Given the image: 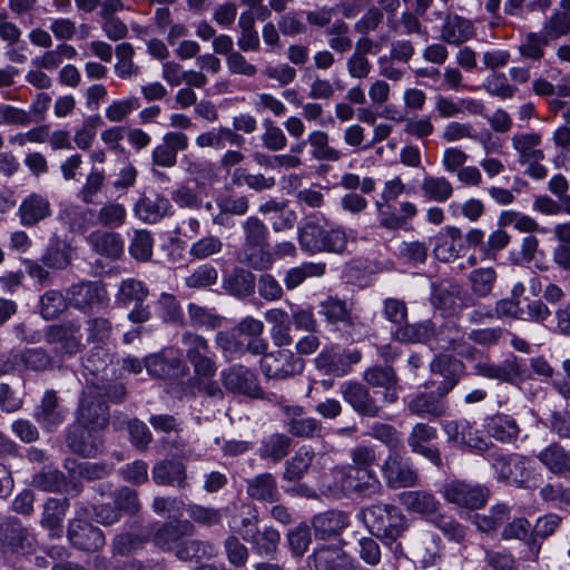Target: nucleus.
<instances>
[{
	"mask_svg": "<svg viewBox=\"0 0 570 570\" xmlns=\"http://www.w3.org/2000/svg\"><path fill=\"white\" fill-rule=\"evenodd\" d=\"M549 45L550 42L539 31H531L524 36L518 52L525 60L540 61L544 58Z\"/></svg>",
	"mask_w": 570,
	"mask_h": 570,
	"instance_id": "obj_59",
	"label": "nucleus"
},
{
	"mask_svg": "<svg viewBox=\"0 0 570 570\" xmlns=\"http://www.w3.org/2000/svg\"><path fill=\"white\" fill-rule=\"evenodd\" d=\"M75 249L71 244L53 235L41 257V262L45 266L52 269H66L72 262Z\"/></svg>",
	"mask_w": 570,
	"mask_h": 570,
	"instance_id": "obj_35",
	"label": "nucleus"
},
{
	"mask_svg": "<svg viewBox=\"0 0 570 570\" xmlns=\"http://www.w3.org/2000/svg\"><path fill=\"white\" fill-rule=\"evenodd\" d=\"M259 367L266 379L284 381L299 375L304 371L305 361L292 351L281 348L262 357Z\"/></svg>",
	"mask_w": 570,
	"mask_h": 570,
	"instance_id": "obj_10",
	"label": "nucleus"
},
{
	"mask_svg": "<svg viewBox=\"0 0 570 570\" xmlns=\"http://www.w3.org/2000/svg\"><path fill=\"white\" fill-rule=\"evenodd\" d=\"M478 374L488 377L499 380L505 383H515L524 374L522 365L517 357L507 358L500 364L494 363H479L475 366Z\"/></svg>",
	"mask_w": 570,
	"mask_h": 570,
	"instance_id": "obj_34",
	"label": "nucleus"
},
{
	"mask_svg": "<svg viewBox=\"0 0 570 570\" xmlns=\"http://www.w3.org/2000/svg\"><path fill=\"white\" fill-rule=\"evenodd\" d=\"M315 453L312 450L301 449L285 463L283 479L285 481L301 480L308 471Z\"/></svg>",
	"mask_w": 570,
	"mask_h": 570,
	"instance_id": "obj_58",
	"label": "nucleus"
},
{
	"mask_svg": "<svg viewBox=\"0 0 570 570\" xmlns=\"http://www.w3.org/2000/svg\"><path fill=\"white\" fill-rule=\"evenodd\" d=\"M307 144L311 147V156L316 161L337 163L343 153L331 146L330 135L324 130H313L307 135Z\"/></svg>",
	"mask_w": 570,
	"mask_h": 570,
	"instance_id": "obj_43",
	"label": "nucleus"
},
{
	"mask_svg": "<svg viewBox=\"0 0 570 570\" xmlns=\"http://www.w3.org/2000/svg\"><path fill=\"white\" fill-rule=\"evenodd\" d=\"M95 212L77 205H70L60 213V219L68 226L71 233H86L96 224Z\"/></svg>",
	"mask_w": 570,
	"mask_h": 570,
	"instance_id": "obj_49",
	"label": "nucleus"
},
{
	"mask_svg": "<svg viewBox=\"0 0 570 570\" xmlns=\"http://www.w3.org/2000/svg\"><path fill=\"white\" fill-rule=\"evenodd\" d=\"M33 537L17 519L0 523V550L2 552H28L33 544Z\"/></svg>",
	"mask_w": 570,
	"mask_h": 570,
	"instance_id": "obj_25",
	"label": "nucleus"
},
{
	"mask_svg": "<svg viewBox=\"0 0 570 570\" xmlns=\"http://www.w3.org/2000/svg\"><path fill=\"white\" fill-rule=\"evenodd\" d=\"M550 43L570 35V13L554 10L547 17L539 31Z\"/></svg>",
	"mask_w": 570,
	"mask_h": 570,
	"instance_id": "obj_53",
	"label": "nucleus"
},
{
	"mask_svg": "<svg viewBox=\"0 0 570 570\" xmlns=\"http://www.w3.org/2000/svg\"><path fill=\"white\" fill-rule=\"evenodd\" d=\"M99 393L97 387L86 386L78 406L80 425L94 431H104L109 425V406L99 399Z\"/></svg>",
	"mask_w": 570,
	"mask_h": 570,
	"instance_id": "obj_12",
	"label": "nucleus"
},
{
	"mask_svg": "<svg viewBox=\"0 0 570 570\" xmlns=\"http://www.w3.org/2000/svg\"><path fill=\"white\" fill-rule=\"evenodd\" d=\"M430 370L434 376L441 377L440 381H432L431 385H438L436 393L444 397L459 383L464 364L451 355L440 354L431 362Z\"/></svg>",
	"mask_w": 570,
	"mask_h": 570,
	"instance_id": "obj_18",
	"label": "nucleus"
},
{
	"mask_svg": "<svg viewBox=\"0 0 570 570\" xmlns=\"http://www.w3.org/2000/svg\"><path fill=\"white\" fill-rule=\"evenodd\" d=\"M328 47L337 53H346L353 48V40L350 37V27L343 20H335L325 30Z\"/></svg>",
	"mask_w": 570,
	"mask_h": 570,
	"instance_id": "obj_57",
	"label": "nucleus"
},
{
	"mask_svg": "<svg viewBox=\"0 0 570 570\" xmlns=\"http://www.w3.org/2000/svg\"><path fill=\"white\" fill-rule=\"evenodd\" d=\"M87 240L99 255L119 258L124 253V240L118 233L96 230Z\"/></svg>",
	"mask_w": 570,
	"mask_h": 570,
	"instance_id": "obj_45",
	"label": "nucleus"
},
{
	"mask_svg": "<svg viewBox=\"0 0 570 570\" xmlns=\"http://www.w3.org/2000/svg\"><path fill=\"white\" fill-rule=\"evenodd\" d=\"M292 440L284 433H275L269 435L262 442L259 455L263 459H272L277 462L288 454Z\"/></svg>",
	"mask_w": 570,
	"mask_h": 570,
	"instance_id": "obj_60",
	"label": "nucleus"
},
{
	"mask_svg": "<svg viewBox=\"0 0 570 570\" xmlns=\"http://www.w3.org/2000/svg\"><path fill=\"white\" fill-rule=\"evenodd\" d=\"M491 466L500 482L522 489H531L535 485V468L531 459L524 454L493 452Z\"/></svg>",
	"mask_w": 570,
	"mask_h": 570,
	"instance_id": "obj_2",
	"label": "nucleus"
},
{
	"mask_svg": "<svg viewBox=\"0 0 570 570\" xmlns=\"http://www.w3.org/2000/svg\"><path fill=\"white\" fill-rule=\"evenodd\" d=\"M77 49L69 43H59L55 49L45 51L41 56L32 60V65L37 68L46 70L57 69L65 59L72 60L77 57Z\"/></svg>",
	"mask_w": 570,
	"mask_h": 570,
	"instance_id": "obj_54",
	"label": "nucleus"
},
{
	"mask_svg": "<svg viewBox=\"0 0 570 570\" xmlns=\"http://www.w3.org/2000/svg\"><path fill=\"white\" fill-rule=\"evenodd\" d=\"M317 538L326 540L338 535L348 525V515L341 511H326L312 521Z\"/></svg>",
	"mask_w": 570,
	"mask_h": 570,
	"instance_id": "obj_37",
	"label": "nucleus"
},
{
	"mask_svg": "<svg viewBox=\"0 0 570 570\" xmlns=\"http://www.w3.org/2000/svg\"><path fill=\"white\" fill-rule=\"evenodd\" d=\"M364 521L372 534L394 542L407 529V519L394 504L377 503L364 510Z\"/></svg>",
	"mask_w": 570,
	"mask_h": 570,
	"instance_id": "obj_3",
	"label": "nucleus"
},
{
	"mask_svg": "<svg viewBox=\"0 0 570 570\" xmlns=\"http://www.w3.org/2000/svg\"><path fill=\"white\" fill-rule=\"evenodd\" d=\"M488 495L487 488L462 480H452L443 488V497L448 502L468 509L482 508Z\"/></svg>",
	"mask_w": 570,
	"mask_h": 570,
	"instance_id": "obj_17",
	"label": "nucleus"
},
{
	"mask_svg": "<svg viewBox=\"0 0 570 570\" xmlns=\"http://www.w3.org/2000/svg\"><path fill=\"white\" fill-rule=\"evenodd\" d=\"M277 407L285 417V428L287 432L299 439L320 438L323 432V424L315 417H303L305 409L298 404H289L281 400Z\"/></svg>",
	"mask_w": 570,
	"mask_h": 570,
	"instance_id": "obj_14",
	"label": "nucleus"
},
{
	"mask_svg": "<svg viewBox=\"0 0 570 570\" xmlns=\"http://www.w3.org/2000/svg\"><path fill=\"white\" fill-rule=\"evenodd\" d=\"M542 142V135L537 131L515 132L511 137L512 148L518 156V163L524 167V175L535 180L548 177V168L543 165L546 153Z\"/></svg>",
	"mask_w": 570,
	"mask_h": 570,
	"instance_id": "obj_4",
	"label": "nucleus"
},
{
	"mask_svg": "<svg viewBox=\"0 0 570 570\" xmlns=\"http://www.w3.org/2000/svg\"><path fill=\"white\" fill-rule=\"evenodd\" d=\"M431 303L446 315L456 314L462 307L474 305L471 295L455 284L435 286L431 295Z\"/></svg>",
	"mask_w": 570,
	"mask_h": 570,
	"instance_id": "obj_23",
	"label": "nucleus"
},
{
	"mask_svg": "<svg viewBox=\"0 0 570 570\" xmlns=\"http://www.w3.org/2000/svg\"><path fill=\"white\" fill-rule=\"evenodd\" d=\"M537 459L550 473L557 476L570 474V451L559 442L548 444L539 451Z\"/></svg>",
	"mask_w": 570,
	"mask_h": 570,
	"instance_id": "obj_28",
	"label": "nucleus"
},
{
	"mask_svg": "<svg viewBox=\"0 0 570 570\" xmlns=\"http://www.w3.org/2000/svg\"><path fill=\"white\" fill-rule=\"evenodd\" d=\"M246 493L256 501L276 502L279 499V491L276 478L268 472L261 473L246 480Z\"/></svg>",
	"mask_w": 570,
	"mask_h": 570,
	"instance_id": "obj_39",
	"label": "nucleus"
},
{
	"mask_svg": "<svg viewBox=\"0 0 570 570\" xmlns=\"http://www.w3.org/2000/svg\"><path fill=\"white\" fill-rule=\"evenodd\" d=\"M68 410L62 405L55 390H46L35 407L33 417L47 432L56 431L66 420Z\"/></svg>",
	"mask_w": 570,
	"mask_h": 570,
	"instance_id": "obj_19",
	"label": "nucleus"
},
{
	"mask_svg": "<svg viewBox=\"0 0 570 570\" xmlns=\"http://www.w3.org/2000/svg\"><path fill=\"white\" fill-rule=\"evenodd\" d=\"M560 523L561 518L553 513L546 514L537 520L535 524L531 529V535L527 540V547L533 559L538 558L541 550V542L538 539H547L553 534Z\"/></svg>",
	"mask_w": 570,
	"mask_h": 570,
	"instance_id": "obj_47",
	"label": "nucleus"
},
{
	"mask_svg": "<svg viewBox=\"0 0 570 570\" xmlns=\"http://www.w3.org/2000/svg\"><path fill=\"white\" fill-rule=\"evenodd\" d=\"M337 490L344 495L372 497L381 492L382 484L375 471L357 470L350 465L334 470Z\"/></svg>",
	"mask_w": 570,
	"mask_h": 570,
	"instance_id": "obj_7",
	"label": "nucleus"
},
{
	"mask_svg": "<svg viewBox=\"0 0 570 570\" xmlns=\"http://www.w3.org/2000/svg\"><path fill=\"white\" fill-rule=\"evenodd\" d=\"M343 400L360 415L367 417H377L381 415L382 407L370 393V390L360 382H345L341 385Z\"/></svg>",
	"mask_w": 570,
	"mask_h": 570,
	"instance_id": "obj_21",
	"label": "nucleus"
},
{
	"mask_svg": "<svg viewBox=\"0 0 570 570\" xmlns=\"http://www.w3.org/2000/svg\"><path fill=\"white\" fill-rule=\"evenodd\" d=\"M381 473L389 489L413 488L419 484L417 470L401 451L389 452L381 465Z\"/></svg>",
	"mask_w": 570,
	"mask_h": 570,
	"instance_id": "obj_11",
	"label": "nucleus"
},
{
	"mask_svg": "<svg viewBox=\"0 0 570 570\" xmlns=\"http://www.w3.org/2000/svg\"><path fill=\"white\" fill-rule=\"evenodd\" d=\"M51 215L52 207L49 198L35 191L21 200L17 212L19 222L23 227H35Z\"/></svg>",
	"mask_w": 570,
	"mask_h": 570,
	"instance_id": "obj_24",
	"label": "nucleus"
},
{
	"mask_svg": "<svg viewBox=\"0 0 570 570\" xmlns=\"http://www.w3.org/2000/svg\"><path fill=\"white\" fill-rule=\"evenodd\" d=\"M65 295L57 289H49L40 297V315L46 321L58 318L67 309Z\"/></svg>",
	"mask_w": 570,
	"mask_h": 570,
	"instance_id": "obj_64",
	"label": "nucleus"
},
{
	"mask_svg": "<svg viewBox=\"0 0 570 570\" xmlns=\"http://www.w3.org/2000/svg\"><path fill=\"white\" fill-rule=\"evenodd\" d=\"M444 432L448 439L459 445L468 446L475 451H487L489 442L474 423L461 419L449 421L444 424Z\"/></svg>",
	"mask_w": 570,
	"mask_h": 570,
	"instance_id": "obj_20",
	"label": "nucleus"
},
{
	"mask_svg": "<svg viewBox=\"0 0 570 570\" xmlns=\"http://www.w3.org/2000/svg\"><path fill=\"white\" fill-rule=\"evenodd\" d=\"M67 299L70 306L83 313L91 314L109 307L110 298L101 283L85 281L71 285L67 289Z\"/></svg>",
	"mask_w": 570,
	"mask_h": 570,
	"instance_id": "obj_8",
	"label": "nucleus"
},
{
	"mask_svg": "<svg viewBox=\"0 0 570 570\" xmlns=\"http://www.w3.org/2000/svg\"><path fill=\"white\" fill-rule=\"evenodd\" d=\"M149 291L145 284L135 278H127L120 283L117 302L127 307L130 304L144 303Z\"/></svg>",
	"mask_w": 570,
	"mask_h": 570,
	"instance_id": "obj_62",
	"label": "nucleus"
},
{
	"mask_svg": "<svg viewBox=\"0 0 570 570\" xmlns=\"http://www.w3.org/2000/svg\"><path fill=\"white\" fill-rule=\"evenodd\" d=\"M353 311V302L342 299L337 295H328L318 304V314L331 325L343 324L353 327L356 318Z\"/></svg>",
	"mask_w": 570,
	"mask_h": 570,
	"instance_id": "obj_26",
	"label": "nucleus"
},
{
	"mask_svg": "<svg viewBox=\"0 0 570 570\" xmlns=\"http://www.w3.org/2000/svg\"><path fill=\"white\" fill-rule=\"evenodd\" d=\"M116 63L114 71L121 80H130L140 72L139 66L134 61L135 49L129 42H121L115 49Z\"/></svg>",
	"mask_w": 570,
	"mask_h": 570,
	"instance_id": "obj_52",
	"label": "nucleus"
},
{
	"mask_svg": "<svg viewBox=\"0 0 570 570\" xmlns=\"http://www.w3.org/2000/svg\"><path fill=\"white\" fill-rule=\"evenodd\" d=\"M223 287L235 297H248L255 289V275L247 269L236 268L224 277Z\"/></svg>",
	"mask_w": 570,
	"mask_h": 570,
	"instance_id": "obj_48",
	"label": "nucleus"
},
{
	"mask_svg": "<svg viewBox=\"0 0 570 570\" xmlns=\"http://www.w3.org/2000/svg\"><path fill=\"white\" fill-rule=\"evenodd\" d=\"M362 358L357 348H324L315 358V366L325 375L343 377L352 371V366Z\"/></svg>",
	"mask_w": 570,
	"mask_h": 570,
	"instance_id": "obj_13",
	"label": "nucleus"
},
{
	"mask_svg": "<svg viewBox=\"0 0 570 570\" xmlns=\"http://www.w3.org/2000/svg\"><path fill=\"white\" fill-rule=\"evenodd\" d=\"M243 341L234 331H219L215 335V344L223 357L230 362L243 357Z\"/></svg>",
	"mask_w": 570,
	"mask_h": 570,
	"instance_id": "obj_61",
	"label": "nucleus"
},
{
	"mask_svg": "<svg viewBox=\"0 0 570 570\" xmlns=\"http://www.w3.org/2000/svg\"><path fill=\"white\" fill-rule=\"evenodd\" d=\"M185 357L193 366L197 379H213L218 370L216 354L213 352L209 342L203 335L185 331L180 338Z\"/></svg>",
	"mask_w": 570,
	"mask_h": 570,
	"instance_id": "obj_5",
	"label": "nucleus"
},
{
	"mask_svg": "<svg viewBox=\"0 0 570 570\" xmlns=\"http://www.w3.org/2000/svg\"><path fill=\"white\" fill-rule=\"evenodd\" d=\"M474 35L475 29L471 20L459 14H448L441 27L440 38L449 45L460 46Z\"/></svg>",
	"mask_w": 570,
	"mask_h": 570,
	"instance_id": "obj_29",
	"label": "nucleus"
},
{
	"mask_svg": "<svg viewBox=\"0 0 570 570\" xmlns=\"http://www.w3.org/2000/svg\"><path fill=\"white\" fill-rule=\"evenodd\" d=\"M236 509L238 515L232 517L229 527L234 533L239 534L245 541L252 540L257 534L258 511L246 502H242Z\"/></svg>",
	"mask_w": 570,
	"mask_h": 570,
	"instance_id": "obj_40",
	"label": "nucleus"
},
{
	"mask_svg": "<svg viewBox=\"0 0 570 570\" xmlns=\"http://www.w3.org/2000/svg\"><path fill=\"white\" fill-rule=\"evenodd\" d=\"M77 507L79 509L77 511L78 517L70 520L68 524L67 538L69 542L82 551L95 552L102 549L106 544L104 532L88 520L81 518L89 514V510L83 503H78Z\"/></svg>",
	"mask_w": 570,
	"mask_h": 570,
	"instance_id": "obj_9",
	"label": "nucleus"
},
{
	"mask_svg": "<svg viewBox=\"0 0 570 570\" xmlns=\"http://www.w3.org/2000/svg\"><path fill=\"white\" fill-rule=\"evenodd\" d=\"M239 37L238 49L243 52H256L261 49V40L255 28V14L253 10H245L238 18Z\"/></svg>",
	"mask_w": 570,
	"mask_h": 570,
	"instance_id": "obj_46",
	"label": "nucleus"
},
{
	"mask_svg": "<svg viewBox=\"0 0 570 570\" xmlns=\"http://www.w3.org/2000/svg\"><path fill=\"white\" fill-rule=\"evenodd\" d=\"M223 386L230 393L245 395L252 399H263L264 391L259 386L256 373L249 367L235 364L220 373Z\"/></svg>",
	"mask_w": 570,
	"mask_h": 570,
	"instance_id": "obj_15",
	"label": "nucleus"
},
{
	"mask_svg": "<svg viewBox=\"0 0 570 570\" xmlns=\"http://www.w3.org/2000/svg\"><path fill=\"white\" fill-rule=\"evenodd\" d=\"M297 239L301 249L308 254L326 252L342 255L347 252L348 243L355 242V237L344 227L325 229L316 222H307L301 226L297 229Z\"/></svg>",
	"mask_w": 570,
	"mask_h": 570,
	"instance_id": "obj_1",
	"label": "nucleus"
},
{
	"mask_svg": "<svg viewBox=\"0 0 570 570\" xmlns=\"http://www.w3.org/2000/svg\"><path fill=\"white\" fill-rule=\"evenodd\" d=\"M399 501L409 512L425 515L434 514L439 507L435 497L423 490L402 492L399 495Z\"/></svg>",
	"mask_w": 570,
	"mask_h": 570,
	"instance_id": "obj_44",
	"label": "nucleus"
},
{
	"mask_svg": "<svg viewBox=\"0 0 570 570\" xmlns=\"http://www.w3.org/2000/svg\"><path fill=\"white\" fill-rule=\"evenodd\" d=\"M407 410L412 415L439 419L446 414L448 405L439 394L422 392L409 401Z\"/></svg>",
	"mask_w": 570,
	"mask_h": 570,
	"instance_id": "obj_32",
	"label": "nucleus"
},
{
	"mask_svg": "<svg viewBox=\"0 0 570 570\" xmlns=\"http://www.w3.org/2000/svg\"><path fill=\"white\" fill-rule=\"evenodd\" d=\"M436 435L438 432L434 426L426 423H416L407 436V444L413 453L424 456L436 466H441L442 456L440 450L432 444Z\"/></svg>",
	"mask_w": 570,
	"mask_h": 570,
	"instance_id": "obj_22",
	"label": "nucleus"
},
{
	"mask_svg": "<svg viewBox=\"0 0 570 570\" xmlns=\"http://www.w3.org/2000/svg\"><path fill=\"white\" fill-rule=\"evenodd\" d=\"M151 475L158 485H176L179 489L188 487L186 466L180 461H160L154 465Z\"/></svg>",
	"mask_w": 570,
	"mask_h": 570,
	"instance_id": "obj_30",
	"label": "nucleus"
},
{
	"mask_svg": "<svg viewBox=\"0 0 570 570\" xmlns=\"http://www.w3.org/2000/svg\"><path fill=\"white\" fill-rule=\"evenodd\" d=\"M484 429L490 438L505 444L514 443L521 433L517 420L505 413L488 416L484 420Z\"/></svg>",
	"mask_w": 570,
	"mask_h": 570,
	"instance_id": "obj_27",
	"label": "nucleus"
},
{
	"mask_svg": "<svg viewBox=\"0 0 570 570\" xmlns=\"http://www.w3.org/2000/svg\"><path fill=\"white\" fill-rule=\"evenodd\" d=\"M69 508V500L49 499L45 504L42 525L50 531L51 537H60L62 531V521Z\"/></svg>",
	"mask_w": 570,
	"mask_h": 570,
	"instance_id": "obj_50",
	"label": "nucleus"
},
{
	"mask_svg": "<svg viewBox=\"0 0 570 570\" xmlns=\"http://www.w3.org/2000/svg\"><path fill=\"white\" fill-rule=\"evenodd\" d=\"M169 200L159 195H144L135 204L134 213L142 222L155 224L163 219L170 210Z\"/></svg>",
	"mask_w": 570,
	"mask_h": 570,
	"instance_id": "obj_31",
	"label": "nucleus"
},
{
	"mask_svg": "<svg viewBox=\"0 0 570 570\" xmlns=\"http://www.w3.org/2000/svg\"><path fill=\"white\" fill-rule=\"evenodd\" d=\"M237 261L255 271H266L273 266L274 256L268 248V244H243L237 254Z\"/></svg>",
	"mask_w": 570,
	"mask_h": 570,
	"instance_id": "obj_41",
	"label": "nucleus"
},
{
	"mask_svg": "<svg viewBox=\"0 0 570 570\" xmlns=\"http://www.w3.org/2000/svg\"><path fill=\"white\" fill-rule=\"evenodd\" d=\"M400 325L393 333L392 337L401 343H426L436 336V326L430 321L417 323H406Z\"/></svg>",
	"mask_w": 570,
	"mask_h": 570,
	"instance_id": "obj_38",
	"label": "nucleus"
},
{
	"mask_svg": "<svg viewBox=\"0 0 570 570\" xmlns=\"http://www.w3.org/2000/svg\"><path fill=\"white\" fill-rule=\"evenodd\" d=\"M423 195L433 202L445 203L453 195L452 183L443 176H425L422 180Z\"/></svg>",
	"mask_w": 570,
	"mask_h": 570,
	"instance_id": "obj_56",
	"label": "nucleus"
},
{
	"mask_svg": "<svg viewBox=\"0 0 570 570\" xmlns=\"http://www.w3.org/2000/svg\"><path fill=\"white\" fill-rule=\"evenodd\" d=\"M326 272V264L323 262H304L298 266L289 268L284 277L287 291L301 286L307 278L322 277Z\"/></svg>",
	"mask_w": 570,
	"mask_h": 570,
	"instance_id": "obj_51",
	"label": "nucleus"
},
{
	"mask_svg": "<svg viewBox=\"0 0 570 570\" xmlns=\"http://www.w3.org/2000/svg\"><path fill=\"white\" fill-rule=\"evenodd\" d=\"M498 226H512L519 233L528 235L544 233V228L533 217L515 210H503L498 218Z\"/></svg>",
	"mask_w": 570,
	"mask_h": 570,
	"instance_id": "obj_55",
	"label": "nucleus"
},
{
	"mask_svg": "<svg viewBox=\"0 0 570 570\" xmlns=\"http://www.w3.org/2000/svg\"><path fill=\"white\" fill-rule=\"evenodd\" d=\"M196 529L190 520L175 519L161 523L153 533V542L163 551H174L191 538Z\"/></svg>",
	"mask_w": 570,
	"mask_h": 570,
	"instance_id": "obj_16",
	"label": "nucleus"
},
{
	"mask_svg": "<svg viewBox=\"0 0 570 570\" xmlns=\"http://www.w3.org/2000/svg\"><path fill=\"white\" fill-rule=\"evenodd\" d=\"M22 31L7 18L0 23V39L6 43V56L13 63H23L27 60V43L21 40Z\"/></svg>",
	"mask_w": 570,
	"mask_h": 570,
	"instance_id": "obj_33",
	"label": "nucleus"
},
{
	"mask_svg": "<svg viewBox=\"0 0 570 570\" xmlns=\"http://www.w3.org/2000/svg\"><path fill=\"white\" fill-rule=\"evenodd\" d=\"M96 432L97 431L85 428L83 425L69 432L66 439L69 449L85 458L97 455L102 445V441L95 435Z\"/></svg>",
	"mask_w": 570,
	"mask_h": 570,
	"instance_id": "obj_36",
	"label": "nucleus"
},
{
	"mask_svg": "<svg viewBox=\"0 0 570 570\" xmlns=\"http://www.w3.org/2000/svg\"><path fill=\"white\" fill-rule=\"evenodd\" d=\"M462 232L459 227L446 226L435 237L434 256L441 262H451L459 257L456 243H460Z\"/></svg>",
	"mask_w": 570,
	"mask_h": 570,
	"instance_id": "obj_42",
	"label": "nucleus"
},
{
	"mask_svg": "<svg viewBox=\"0 0 570 570\" xmlns=\"http://www.w3.org/2000/svg\"><path fill=\"white\" fill-rule=\"evenodd\" d=\"M79 318H70L49 325L45 331L47 344L53 345L56 353L61 356H75L85 350V334Z\"/></svg>",
	"mask_w": 570,
	"mask_h": 570,
	"instance_id": "obj_6",
	"label": "nucleus"
},
{
	"mask_svg": "<svg viewBox=\"0 0 570 570\" xmlns=\"http://www.w3.org/2000/svg\"><path fill=\"white\" fill-rule=\"evenodd\" d=\"M367 434L383 443L389 449V452H399L403 449L402 435L391 424L375 422L371 425Z\"/></svg>",
	"mask_w": 570,
	"mask_h": 570,
	"instance_id": "obj_63",
	"label": "nucleus"
}]
</instances>
